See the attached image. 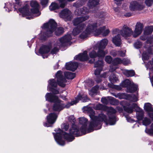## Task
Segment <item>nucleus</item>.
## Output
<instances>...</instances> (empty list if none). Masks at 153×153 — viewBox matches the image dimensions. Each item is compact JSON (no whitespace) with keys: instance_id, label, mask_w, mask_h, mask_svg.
I'll return each instance as SVG.
<instances>
[{"instance_id":"2f4dec72","label":"nucleus","mask_w":153,"mask_h":153,"mask_svg":"<svg viewBox=\"0 0 153 153\" xmlns=\"http://www.w3.org/2000/svg\"><path fill=\"white\" fill-rule=\"evenodd\" d=\"M123 73L127 77L132 76L135 74V72L133 70H124L123 71Z\"/></svg>"},{"instance_id":"5701e85b","label":"nucleus","mask_w":153,"mask_h":153,"mask_svg":"<svg viewBox=\"0 0 153 153\" xmlns=\"http://www.w3.org/2000/svg\"><path fill=\"white\" fill-rule=\"evenodd\" d=\"M71 12L68 9H65L62 10L59 13V16L64 19H70V16Z\"/></svg>"},{"instance_id":"3c124183","label":"nucleus","mask_w":153,"mask_h":153,"mask_svg":"<svg viewBox=\"0 0 153 153\" xmlns=\"http://www.w3.org/2000/svg\"><path fill=\"white\" fill-rule=\"evenodd\" d=\"M59 50L57 47H54L51 51V53L52 54H56L58 51Z\"/></svg>"},{"instance_id":"7ed1b4c3","label":"nucleus","mask_w":153,"mask_h":153,"mask_svg":"<svg viewBox=\"0 0 153 153\" xmlns=\"http://www.w3.org/2000/svg\"><path fill=\"white\" fill-rule=\"evenodd\" d=\"M55 131L57 132L56 134L53 133L54 139L57 143L61 146H63L65 144L64 141L62 140V137L68 142H71L74 139L73 135L76 136L79 135V131L75 125H73L70 129L69 134L63 132L59 128L56 129Z\"/></svg>"},{"instance_id":"0e129e2a","label":"nucleus","mask_w":153,"mask_h":153,"mask_svg":"<svg viewBox=\"0 0 153 153\" xmlns=\"http://www.w3.org/2000/svg\"><path fill=\"white\" fill-rule=\"evenodd\" d=\"M149 116L153 120V113H150L149 114Z\"/></svg>"},{"instance_id":"f704fd0d","label":"nucleus","mask_w":153,"mask_h":153,"mask_svg":"<svg viewBox=\"0 0 153 153\" xmlns=\"http://www.w3.org/2000/svg\"><path fill=\"white\" fill-rule=\"evenodd\" d=\"M112 94L113 95L115 96L116 97L120 99H122L123 98H125L124 97V96H129L130 97V95L127 94L126 95L124 94H120L119 93L117 94H115L114 93H112Z\"/></svg>"},{"instance_id":"f257e3e1","label":"nucleus","mask_w":153,"mask_h":153,"mask_svg":"<svg viewBox=\"0 0 153 153\" xmlns=\"http://www.w3.org/2000/svg\"><path fill=\"white\" fill-rule=\"evenodd\" d=\"M82 109L84 112H87L89 114V117L91 119L88 129L87 130V119L84 117L79 118V122L82 125L80 130L84 134L93 131L94 128L100 124L103 121H104L106 125L108 124L110 125H112L115 123L116 120L114 114L116 113V111L111 107L107 108V114L109 117L108 119L106 116L102 113L100 114L98 117L95 116V112L91 108L88 106L84 107Z\"/></svg>"},{"instance_id":"f8f14e48","label":"nucleus","mask_w":153,"mask_h":153,"mask_svg":"<svg viewBox=\"0 0 153 153\" xmlns=\"http://www.w3.org/2000/svg\"><path fill=\"white\" fill-rule=\"evenodd\" d=\"M108 41L107 39H104L98 42L94 45V48L95 49H98L100 51L103 52V54L105 56L107 53V51L105 50L106 46L108 43Z\"/></svg>"},{"instance_id":"9b49d317","label":"nucleus","mask_w":153,"mask_h":153,"mask_svg":"<svg viewBox=\"0 0 153 153\" xmlns=\"http://www.w3.org/2000/svg\"><path fill=\"white\" fill-rule=\"evenodd\" d=\"M108 41L107 39H104L98 42L94 45V48L95 49H98L100 51L103 52V54L105 56L107 53V51L105 50L106 46L108 43Z\"/></svg>"},{"instance_id":"6ab92c4d","label":"nucleus","mask_w":153,"mask_h":153,"mask_svg":"<svg viewBox=\"0 0 153 153\" xmlns=\"http://www.w3.org/2000/svg\"><path fill=\"white\" fill-rule=\"evenodd\" d=\"M153 48L152 47H149L147 53L146 51L144 52L142 54V59L145 62L149 59V58L153 56Z\"/></svg>"},{"instance_id":"49530a36","label":"nucleus","mask_w":153,"mask_h":153,"mask_svg":"<svg viewBox=\"0 0 153 153\" xmlns=\"http://www.w3.org/2000/svg\"><path fill=\"white\" fill-rule=\"evenodd\" d=\"M130 63V61L129 59H122V63L124 65H127Z\"/></svg>"},{"instance_id":"6e6d98bb","label":"nucleus","mask_w":153,"mask_h":153,"mask_svg":"<svg viewBox=\"0 0 153 153\" xmlns=\"http://www.w3.org/2000/svg\"><path fill=\"white\" fill-rule=\"evenodd\" d=\"M101 101L103 103L105 104H107L108 102L107 100L105 97L102 98L101 99Z\"/></svg>"},{"instance_id":"69168bd1","label":"nucleus","mask_w":153,"mask_h":153,"mask_svg":"<svg viewBox=\"0 0 153 153\" xmlns=\"http://www.w3.org/2000/svg\"><path fill=\"white\" fill-rule=\"evenodd\" d=\"M102 15L101 14L100 15V17H103L105 16V14H106L105 13L103 12V13H102Z\"/></svg>"},{"instance_id":"bb28decb","label":"nucleus","mask_w":153,"mask_h":153,"mask_svg":"<svg viewBox=\"0 0 153 153\" xmlns=\"http://www.w3.org/2000/svg\"><path fill=\"white\" fill-rule=\"evenodd\" d=\"M112 42L117 46H120L121 44V36L118 34L114 37L112 39Z\"/></svg>"},{"instance_id":"c03bdc74","label":"nucleus","mask_w":153,"mask_h":153,"mask_svg":"<svg viewBox=\"0 0 153 153\" xmlns=\"http://www.w3.org/2000/svg\"><path fill=\"white\" fill-rule=\"evenodd\" d=\"M145 4L148 7H150L153 4V0H145Z\"/></svg>"},{"instance_id":"4468645a","label":"nucleus","mask_w":153,"mask_h":153,"mask_svg":"<svg viewBox=\"0 0 153 153\" xmlns=\"http://www.w3.org/2000/svg\"><path fill=\"white\" fill-rule=\"evenodd\" d=\"M103 52L98 49H95L94 46L92 49H91L89 53L90 57L91 58H95L97 57H103L105 55L103 54Z\"/></svg>"},{"instance_id":"c9c22d12","label":"nucleus","mask_w":153,"mask_h":153,"mask_svg":"<svg viewBox=\"0 0 153 153\" xmlns=\"http://www.w3.org/2000/svg\"><path fill=\"white\" fill-rule=\"evenodd\" d=\"M122 62V59L119 58H116L112 62V64L114 65L121 64Z\"/></svg>"},{"instance_id":"2eb2a0df","label":"nucleus","mask_w":153,"mask_h":153,"mask_svg":"<svg viewBox=\"0 0 153 153\" xmlns=\"http://www.w3.org/2000/svg\"><path fill=\"white\" fill-rule=\"evenodd\" d=\"M56 77L58 85L61 87H64L65 85V83L67 81L64 77L62 72L60 71H58L56 74Z\"/></svg>"},{"instance_id":"393cba45","label":"nucleus","mask_w":153,"mask_h":153,"mask_svg":"<svg viewBox=\"0 0 153 153\" xmlns=\"http://www.w3.org/2000/svg\"><path fill=\"white\" fill-rule=\"evenodd\" d=\"M57 115L55 113H52L49 114L47 117V119L48 123L49 124H53L56 121Z\"/></svg>"},{"instance_id":"13d9d810","label":"nucleus","mask_w":153,"mask_h":153,"mask_svg":"<svg viewBox=\"0 0 153 153\" xmlns=\"http://www.w3.org/2000/svg\"><path fill=\"white\" fill-rule=\"evenodd\" d=\"M111 54L114 56H116L118 54V51L114 50H112L111 52Z\"/></svg>"},{"instance_id":"680f3d73","label":"nucleus","mask_w":153,"mask_h":153,"mask_svg":"<svg viewBox=\"0 0 153 153\" xmlns=\"http://www.w3.org/2000/svg\"><path fill=\"white\" fill-rule=\"evenodd\" d=\"M125 52H122L121 51H118V54L121 56H124L125 55Z\"/></svg>"},{"instance_id":"7c9ffc66","label":"nucleus","mask_w":153,"mask_h":153,"mask_svg":"<svg viewBox=\"0 0 153 153\" xmlns=\"http://www.w3.org/2000/svg\"><path fill=\"white\" fill-rule=\"evenodd\" d=\"M99 86L96 85L92 88L89 91V94L92 97H94L97 94V90L99 88Z\"/></svg>"},{"instance_id":"4be33fe9","label":"nucleus","mask_w":153,"mask_h":153,"mask_svg":"<svg viewBox=\"0 0 153 153\" xmlns=\"http://www.w3.org/2000/svg\"><path fill=\"white\" fill-rule=\"evenodd\" d=\"M89 58L87 54V51H85L82 53H80L76 55L74 57V59L76 60L83 61L88 60Z\"/></svg>"},{"instance_id":"9d476101","label":"nucleus","mask_w":153,"mask_h":153,"mask_svg":"<svg viewBox=\"0 0 153 153\" xmlns=\"http://www.w3.org/2000/svg\"><path fill=\"white\" fill-rule=\"evenodd\" d=\"M80 100L83 102H85L88 101L89 99L88 98L87 96L85 95H81L79 94L77 97L75 98V100L71 101V102H68L66 105L64 104V108H69L71 106L76 104Z\"/></svg>"},{"instance_id":"338daca9","label":"nucleus","mask_w":153,"mask_h":153,"mask_svg":"<svg viewBox=\"0 0 153 153\" xmlns=\"http://www.w3.org/2000/svg\"><path fill=\"white\" fill-rule=\"evenodd\" d=\"M60 97L61 98H62L63 100H65L66 99V95L63 96L62 95H61L60 96Z\"/></svg>"},{"instance_id":"052dcab7","label":"nucleus","mask_w":153,"mask_h":153,"mask_svg":"<svg viewBox=\"0 0 153 153\" xmlns=\"http://www.w3.org/2000/svg\"><path fill=\"white\" fill-rule=\"evenodd\" d=\"M124 0H114L115 3L118 6L120 5L122 3V1Z\"/></svg>"},{"instance_id":"cd10ccee","label":"nucleus","mask_w":153,"mask_h":153,"mask_svg":"<svg viewBox=\"0 0 153 153\" xmlns=\"http://www.w3.org/2000/svg\"><path fill=\"white\" fill-rule=\"evenodd\" d=\"M144 112L140 108H138V110L136 111V117L139 120H141L144 116Z\"/></svg>"},{"instance_id":"58836bf2","label":"nucleus","mask_w":153,"mask_h":153,"mask_svg":"<svg viewBox=\"0 0 153 153\" xmlns=\"http://www.w3.org/2000/svg\"><path fill=\"white\" fill-rule=\"evenodd\" d=\"M94 108L96 110H100L103 109L105 108V106L100 104H98L94 106Z\"/></svg>"},{"instance_id":"864d4df0","label":"nucleus","mask_w":153,"mask_h":153,"mask_svg":"<svg viewBox=\"0 0 153 153\" xmlns=\"http://www.w3.org/2000/svg\"><path fill=\"white\" fill-rule=\"evenodd\" d=\"M125 117L126 118V120L128 122L132 123L134 121V120L131 119V117L128 116H125Z\"/></svg>"},{"instance_id":"09e8293b","label":"nucleus","mask_w":153,"mask_h":153,"mask_svg":"<svg viewBox=\"0 0 153 153\" xmlns=\"http://www.w3.org/2000/svg\"><path fill=\"white\" fill-rule=\"evenodd\" d=\"M130 100L133 102H136L138 100L137 97L134 95L131 96Z\"/></svg>"},{"instance_id":"5fc2aeb1","label":"nucleus","mask_w":153,"mask_h":153,"mask_svg":"<svg viewBox=\"0 0 153 153\" xmlns=\"http://www.w3.org/2000/svg\"><path fill=\"white\" fill-rule=\"evenodd\" d=\"M153 42V37L151 36L149 37L147 40V43L151 44Z\"/></svg>"},{"instance_id":"f03ea898","label":"nucleus","mask_w":153,"mask_h":153,"mask_svg":"<svg viewBox=\"0 0 153 153\" xmlns=\"http://www.w3.org/2000/svg\"><path fill=\"white\" fill-rule=\"evenodd\" d=\"M89 17L88 15H86L84 16L78 17L74 19L73 21L74 25L75 26L77 25V26L73 30L72 33L73 35L76 36L81 33L80 37L81 39H84L92 33H94L96 35H99L102 33V35L104 36L108 35L110 32L108 28H106L105 26L98 27L99 26L103 24L102 21H89L87 28L84 30L85 25L84 23L82 22L87 20L89 19Z\"/></svg>"},{"instance_id":"603ef678","label":"nucleus","mask_w":153,"mask_h":153,"mask_svg":"<svg viewBox=\"0 0 153 153\" xmlns=\"http://www.w3.org/2000/svg\"><path fill=\"white\" fill-rule=\"evenodd\" d=\"M116 65H111L110 66V68L109 71L111 72H112L115 71L117 68V67L116 66Z\"/></svg>"},{"instance_id":"de8ad7c7","label":"nucleus","mask_w":153,"mask_h":153,"mask_svg":"<svg viewBox=\"0 0 153 153\" xmlns=\"http://www.w3.org/2000/svg\"><path fill=\"white\" fill-rule=\"evenodd\" d=\"M141 46V43L139 41L136 42L134 44V46L136 48H140Z\"/></svg>"},{"instance_id":"8fccbe9b","label":"nucleus","mask_w":153,"mask_h":153,"mask_svg":"<svg viewBox=\"0 0 153 153\" xmlns=\"http://www.w3.org/2000/svg\"><path fill=\"white\" fill-rule=\"evenodd\" d=\"M105 60L107 63H110L112 61V58L110 56H106L105 57Z\"/></svg>"},{"instance_id":"a878e982","label":"nucleus","mask_w":153,"mask_h":153,"mask_svg":"<svg viewBox=\"0 0 153 153\" xmlns=\"http://www.w3.org/2000/svg\"><path fill=\"white\" fill-rule=\"evenodd\" d=\"M128 107H125L124 108L125 110L128 113H131L133 112V109L135 108H138V107L136 103H131L128 105Z\"/></svg>"},{"instance_id":"c85d7f7f","label":"nucleus","mask_w":153,"mask_h":153,"mask_svg":"<svg viewBox=\"0 0 153 153\" xmlns=\"http://www.w3.org/2000/svg\"><path fill=\"white\" fill-rule=\"evenodd\" d=\"M153 31V26H150L146 27L144 30V34L148 36L151 34Z\"/></svg>"},{"instance_id":"ea45409f","label":"nucleus","mask_w":153,"mask_h":153,"mask_svg":"<svg viewBox=\"0 0 153 153\" xmlns=\"http://www.w3.org/2000/svg\"><path fill=\"white\" fill-rule=\"evenodd\" d=\"M151 123V121L150 119L147 117H145L143 120V125L146 126L149 125Z\"/></svg>"},{"instance_id":"aec40b11","label":"nucleus","mask_w":153,"mask_h":153,"mask_svg":"<svg viewBox=\"0 0 153 153\" xmlns=\"http://www.w3.org/2000/svg\"><path fill=\"white\" fill-rule=\"evenodd\" d=\"M90 12V11L87 7H84L82 8L76 9L75 11V14L77 16H83Z\"/></svg>"},{"instance_id":"bf43d9fd","label":"nucleus","mask_w":153,"mask_h":153,"mask_svg":"<svg viewBox=\"0 0 153 153\" xmlns=\"http://www.w3.org/2000/svg\"><path fill=\"white\" fill-rule=\"evenodd\" d=\"M147 35H145L143 33V35L140 37V39L143 40H145L147 39Z\"/></svg>"},{"instance_id":"20e7f679","label":"nucleus","mask_w":153,"mask_h":153,"mask_svg":"<svg viewBox=\"0 0 153 153\" xmlns=\"http://www.w3.org/2000/svg\"><path fill=\"white\" fill-rule=\"evenodd\" d=\"M56 24L54 20L50 19L48 23L44 24L42 28L47 29L46 33L41 32L39 36L41 40H45L47 37L52 36L53 32L55 31V33L56 35H59L64 32V29L62 27L56 28Z\"/></svg>"},{"instance_id":"4c0bfd02","label":"nucleus","mask_w":153,"mask_h":153,"mask_svg":"<svg viewBox=\"0 0 153 153\" xmlns=\"http://www.w3.org/2000/svg\"><path fill=\"white\" fill-rule=\"evenodd\" d=\"M108 99L110 100V103L113 105H117L118 104V102L116 99L113 97H108Z\"/></svg>"},{"instance_id":"b1692460","label":"nucleus","mask_w":153,"mask_h":153,"mask_svg":"<svg viewBox=\"0 0 153 153\" xmlns=\"http://www.w3.org/2000/svg\"><path fill=\"white\" fill-rule=\"evenodd\" d=\"M78 65V64L76 62H71L66 64L65 68L67 70L74 71L77 68Z\"/></svg>"},{"instance_id":"4d7b16f0","label":"nucleus","mask_w":153,"mask_h":153,"mask_svg":"<svg viewBox=\"0 0 153 153\" xmlns=\"http://www.w3.org/2000/svg\"><path fill=\"white\" fill-rule=\"evenodd\" d=\"M48 0H41V3L42 5L45 6L48 3Z\"/></svg>"},{"instance_id":"e2e57ef3","label":"nucleus","mask_w":153,"mask_h":153,"mask_svg":"<svg viewBox=\"0 0 153 153\" xmlns=\"http://www.w3.org/2000/svg\"><path fill=\"white\" fill-rule=\"evenodd\" d=\"M149 64L148 63V64H146V68L148 69V68L150 69L152 67V64L151 62H149Z\"/></svg>"},{"instance_id":"0eeeda50","label":"nucleus","mask_w":153,"mask_h":153,"mask_svg":"<svg viewBox=\"0 0 153 153\" xmlns=\"http://www.w3.org/2000/svg\"><path fill=\"white\" fill-rule=\"evenodd\" d=\"M122 87H127L129 90V92L131 93L136 91L137 89L138 86L137 85L131 82L128 79H126L122 82L120 86L114 85L113 87L116 89L120 90L121 89Z\"/></svg>"},{"instance_id":"a18cd8bd","label":"nucleus","mask_w":153,"mask_h":153,"mask_svg":"<svg viewBox=\"0 0 153 153\" xmlns=\"http://www.w3.org/2000/svg\"><path fill=\"white\" fill-rule=\"evenodd\" d=\"M61 127L62 129L66 131L68 128L69 124L68 123H63L61 125Z\"/></svg>"},{"instance_id":"f3484780","label":"nucleus","mask_w":153,"mask_h":153,"mask_svg":"<svg viewBox=\"0 0 153 153\" xmlns=\"http://www.w3.org/2000/svg\"><path fill=\"white\" fill-rule=\"evenodd\" d=\"M133 31L132 29L126 25H124L120 31L121 35L124 37L127 38L128 37L133 35Z\"/></svg>"},{"instance_id":"a211bd4d","label":"nucleus","mask_w":153,"mask_h":153,"mask_svg":"<svg viewBox=\"0 0 153 153\" xmlns=\"http://www.w3.org/2000/svg\"><path fill=\"white\" fill-rule=\"evenodd\" d=\"M104 65V62L102 60H98L94 63V67L97 68L94 72L96 75H98L102 71Z\"/></svg>"},{"instance_id":"c756f323","label":"nucleus","mask_w":153,"mask_h":153,"mask_svg":"<svg viewBox=\"0 0 153 153\" xmlns=\"http://www.w3.org/2000/svg\"><path fill=\"white\" fill-rule=\"evenodd\" d=\"M99 0H89L88 4V6L89 8H92L98 5Z\"/></svg>"},{"instance_id":"423d86ee","label":"nucleus","mask_w":153,"mask_h":153,"mask_svg":"<svg viewBox=\"0 0 153 153\" xmlns=\"http://www.w3.org/2000/svg\"><path fill=\"white\" fill-rule=\"evenodd\" d=\"M45 98L46 100L54 102L53 108V110L59 111L64 108V103L57 96L51 93H47Z\"/></svg>"},{"instance_id":"774afa93","label":"nucleus","mask_w":153,"mask_h":153,"mask_svg":"<svg viewBox=\"0 0 153 153\" xmlns=\"http://www.w3.org/2000/svg\"><path fill=\"white\" fill-rule=\"evenodd\" d=\"M131 16V14L130 13H127L125 14V16L126 17H129Z\"/></svg>"},{"instance_id":"412c9836","label":"nucleus","mask_w":153,"mask_h":153,"mask_svg":"<svg viewBox=\"0 0 153 153\" xmlns=\"http://www.w3.org/2000/svg\"><path fill=\"white\" fill-rule=\"evenodd\" d=\"M51 46V45H43L39 50V53L42 55L43 58H47L48 56L46 55L45 57L43 55L44 54H46L48 53L50 51Z\"/></svg>"},{"instance_id":"1a4fd4ad","label":"nucleus","mask_w":153,"mask_h":153,"mask_svg":"<svg viewBox=\"0 0 153 153\" xmlns=\"http://www.w3.org/2000/svg\"><path fill=\"white\" fill-rule=\"evenodd\" d=\"M145 6L143 2L133 1L129 4V9L131 11H140L143 10Z\"/></svg>"},{"instance_id":"39448f33","label":"nucleus","mask_w":153,"mask_h":153,"mask_svg":"<svg viewBox=\"0 0 153 153\" xmlns=\"http://www.w3.org/2000/svg\"><path fill=\"white\" fill-rule=\"evenodd\" d=\"M30 5L33 8L31 10V12H29V6L28 5L19 10L23 16H27L26 18L29 19L33 18V16H37L40 14L38 9L39 4L36 1H31Z\"/></svg>"},{"instance_id":"473e14b6","label":"nucleus","mask_w":153,"mask_h":153,"mask_svg":"<svg viewBox=\"0 0 153 153\" xmlns=\"http://www.w3.org/2000/svg\"><path fill=\"white\" fill-rule=\"evenodd\" d=\"M65 76L68 79H73L75 76L74 73L69 72H65L64 73Z\"/></svg>"},{"instance_id":"ddd939ff","label":"nucleus","mask_w":153,"mask_h":153,"mask_svg":"<svg viewBox=\"0 0 153 153\" xmlns=\"http://www.w3.org/2000/svg\"><path fill=\"white\" fill-rule=\"evenodd\" d=\"M49 85L48 89L49 91H52L53 94H58L59 93L58 90L56 89L57 83L55 79H51L48 82Z\"/></svg>"},{"instance_id":"6e6552de","label":"nucleus","mask_w":153,"mask_h":153,"mask_svg":"<svg viewBox=\"0 0 153 153\" xmlns=\"http://www.w3.org/2000/svg\"><path fill=\"white\" fill-rule=\"evenodd\" d=\"M72 37L70 34H68L59 39L57 41L56 46L61 47L71 44V41Z\"/></svg>"},{"instance_id":"79ce46f5","label":"nucleus","mask_w":153,"mask_h":153,"mask_svg":"<svg viewBox=\"0 0 153 153\" xmlns=\"http://www.w3.org/2000/svg\"><path fill=\"white\" fill-rule=\"evenodd\" d=\"M145 131L146 133L149 135L153 134V123L151 125L150 129H146Z\"/></svg>"},{"instance_id":"a19ab883","label":"nucleus","mask_w":153,"mask_h":153,"mask_svg":"<svg viewBox=\"0 0 153 153\" xmlns=\"http://www.w3.org/2000/svg\"><path fill=\"white\" fill-rule=\"evenodd\" d=\"M107 76L106 75V73H104L103 74L97 76L96 81L97 82H101L102 80L101 79L103 77L104 78L106 77Z\"/></svg>"},{"instance_id":"37998d69","label":"nucleus","mask_w":153,"mask_h":153,"mask_svg":"<svg viewBox=\"0 0 153 153\" xmlns=\"http://www.w3.org/2000/svg\"><path fill=\"white\" fill-rule=\"evenodd\" d=\"M84 4V2L82 1H77L74 4V6L76 8H78L82 6Z\"/></svg>"},{"instance_id":"72a5a7b5","label":"nucleus","mask_w":153,"mask_h":153,"mask_svg":"<svg viewBox=\"0 0 153 153\" xmlns=\"http://www.w3.org/2000/svg\"><path fill=\"white\" fill-rule=\"evenodd\" d=\"M144 109L148 112L153 111V108L151 104L149 103H146L144 104Z\"/></svg>"},{"instance_id":"e433bc0d","label":"nucleus","mask_w":153,"mask_h":153,"mask_svg":"<svg viewBox=\"0 0 153 153\" xmlns=\"http://www.w3.org/2000/svg\"><path fill=\"white\" fill-rule=\"evenodd\" d=\"M109 79L111 82H116L118 80L117 78L114 74H112L109 77Z\"/></svg>"},{"instance_id":"dca6fc26","label":"nucleus","mask_w":153,"mask_h":153,"mask_svg":"<svg viewBox=\"0 0 153 153\" xmlns=\"http://www.w3.org/2000/svg\"><path fill=\"white\" fill-rule=\"evenodd\" d=\"M144 27L143 24L138 22L136 23L134 30L133 32V36L135 38L139 36L142 33Z\"/></svg>"}]
</instances>
